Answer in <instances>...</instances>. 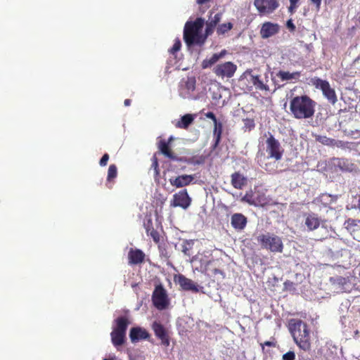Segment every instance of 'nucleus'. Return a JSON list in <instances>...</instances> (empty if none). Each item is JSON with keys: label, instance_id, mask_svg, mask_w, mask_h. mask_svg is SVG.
<instances>
[{"label": "nucleus", "instance_id": "f257e3e1", "mask_svg": "<svg viewBox=\"0 0 360 360\" xmlns=\"http://www.w3.org/2000/svg\"><path fill=\"white\" fill-rule=\"evenodd\" d=\"M316 102L309 96H297L292 98L290 109L296 119L311 118L315 112Z\"/></svg>", "mask_w": 360, "mask_h": 360}, {"label": "nucleus", "instance_id": "f03ea898", "mask_svg": "<svg viewBox=\"0 0 360 360\" xmlns=\"http://www.w3.org/2000/svg\"><path fill=\"white\" fill-rule=\"evenodd\" d=\"M205 24V20L198 18L194 22L188 21L184 27V39L188 46L193 44L201 45L204 43L206 37L201 34Z\"/></svg>", "mask_w": 360, "mask_h": 360}, {"label": "nucleus", "instance_id": "7ed1b4c3", "mask_svg": "<svg viewBox=\"0 0 360 360\" xmlns=\"http://www.w3.org/2000/svg\"><path fill=\"white\" fill-rule=\"evenodd\" d=\"M290 330L296 344L302 349L307 351L310 349V337L306 323L300 320L290 323Z\"/></svg>", "mask_w": 360, "mask_h": 360}, {"label": "nucleus", "instance_id": "20e7f679", "mask_svg": "<svg viewBox=\"0 0 360 360\" xmlns=\"http://www.w3.org/2000/svg\"><path fill=\"white\" fill-rule=\"evenodd\" d=\"M257 242L263 249H266L272 252H282L283 250V243L282 238L272 233H266L260 234L257 238Z\"/></svg>", "mask_w": 360, "mask_h": 360}, {"label": "nucleus", "instance_id": "39448f33", "mask_svg": "<svg viewBox=\"0 0 360 360\" xmlns=\"http://www.w3.org/2000/svg\"><path fill=\"white\" fill-rule=\"evenodd\" d=\"M312 84L316 88L321 90L325 98L333 105L337 101V96L335 90L331 88L328 82L323 80L320 78H314L311 79Z\"/></svg>", "mask_w": 360, "mask_h": 360}, {"label": "nucleus", "instance_id": "423d86ee", "mask_svg": "<svg viewBox=\"0 0 360 360\" xmlns=\"http://www.w3.org/2000/svg\"><path fill=\"white\" fill-rule=\"evenodd\" d=\"M152 301L158 310L165 309L169 306V300L167 292L162 285L155 287L152 295Z\"/></svg>", "mask_w": 360, "mask_h": 360}, {"label": "nucleus", "instance_id": "0eeeda50", "mask_svg": "<svg viewBox=\"0 0 360 360\" xmlns=\"http://www.w3.org/2000/svg\"><path fill=\"white\" fill-rule=\"evenodd\" d=\"M266 152L267 153L266 158H273L276 161L281 160L283 150L278 141L272 135H270V136L266 139Z\"/></svg>", "mask_w": 360, "mask_h": 360}, {"label": "nucleus", "instance_id": "6e6552de", "mask_svg": "<svg viewBox=\"0 0 360 360\" xmlns=\"http://www.w3.org/2000/svg\"><path fill=\"white\" fill-rule=\"evenodd\" d=\"M237 66L231 62H225L216 65L213 69V72L221 78L232 77L236 71Z\"/></svg>", "mask_w": 360, "mask_h": 360}, {"label": "nucleus", "instance_id": "1a4fd4ad", "mask_svg": "<svg viewBox=\"0 0 360 360\" xmlns=\"http://www.w3.org/2000/svg\"><path fill=\"white\" fill-rule=\"evenodd\" d=\"M191 202V199L189 197L186 189L181 190L173 195V198L170 202L172 207H180L184 210L187 209Z\"/></svg>", "mask_w": 360, "mask_h": 360}, {"label": "nucleus", "instance_id": "9d476101", "mask_svg": "<svg viewBox=\"0 0 360 360\" xmlns=\"http://www.w3.org/2000/svg\"><path fill=\"white\" fill-rule=\"evenodd\" d=\"M174 280L184 290L191 291L193 292H199L200 286L182 274L176 275Z\"/></svg>", "mask_w": 360, "mask_h": 360}, {"label": "nucleus", "instance_id": "9b49d317", "mask_svg": "<svg viewBox=\"0 0 360 360\" xmlns=\"http://www.w3.org/2000/svg\"><path fill=\"white\" fill-rule=\"evenodd\" d=\"M255 6L260 13H272L278 6L276 0H255Z\"/></svg>", "mask_w": 360, "mask_h": 360}, {"label": "nucleus", "instance_id": "f8f14e48", "mask_svg": "<svg viewBox=\"0 0 360 360\" xmlns=\"http://www.w3.org/2000/svg\"><path fill=\"white\" fill-rule=\"evenodd\" d=\"M280 31V26L277 23L266 22L262 24L260 35L262 39H268L274 36Z\"/></svg>", "mask_w": 360, "mask_h": 360}, {"label": "nucleus", "instance_id": "ddd939ff", "mask_svg": "<svg viewBox=\"0 0 360 360\" xmlns=\"http://www.w3.org/2000/svg\"><path fill=\"white\" fill-rule=\"evenodd\" d=\"M247 223V217L241 213H234L231 217V224L238 231H243L245 228Z\"/></svg>", "mask_w": 360, "mask_h": 360}, {"label": "nucleus", "instance_id": "4468645a", "mask_svg": "<svg viewBox=\"0 0 360 360\" xmlns=\"http://www.w3.org/2000/svg\"><path fill=\"white\" fill-rule=\"evenodd\" d=\"M150 337L147 330L141 327L131 328L129 333V338L131 342L135 343L142 340H146Z\"/></svg>", "mask_w": 360, "mask_h": 360}, {"label": "nucleus", "instance_id": "2eb2a0df", "mask_svg": "<svg viewBox=\"0 0 360 360\" xmlns=\"http://www.w3.org/2000/svg\"><path fill=\"white\" fill-rule=\"evenodd\" d=\"M194 180L193 175L183 174L176 177L170 178L169 181L170 184L176 188H182L189 185Z\"/></svg>", "mask_w": 360, "mask_h": 360}, {"label": "nucleus", "instance_id": "dca6fc26", "mask_svg": "<svg viewBox=\"0 0 360 360\" xmlns=\"http://www.w3.org/2000/svg\"><path fill=\"white\" fill-rule=\"evenodd\" d=\"M301 72L296 71L290 72L285 70H279L276 73V77L278 78L281 82H295L300 79Z\"/></svg>", "mask_w": 360, "mask_h": 360}, {"label": "nucleus", "instance_id": "f3484780", "mask_svg": "<svg viewBox=\"0 0 360 360\" xmlns=\"http://www.w3.org/2000/svg\"><path fill=\"white\" fill-rule=\"evenodd\" d=\"M321 219L314 213H311L305 217L304 225L307 226L308 231H314L317 229L321 224Z\"/></svg>", "mask_w": 360, "mask_h": 360}, {"label": "nucleus", "instance_id": "a211bd4d", "mask_svg": "<svg viewBox=\"0 0 360 360\" xmlns=\"http://www.w3.org/2000/svg\"><path fill=\"white\" fill-rule=\"evenodd\" d=\"M330 281L338 291H346L349 288L348 278L335 276L330 278Z\"/></svg>", "mask_w": 360, "mask_h": 360}, {"label": "nucleus", "instance_id": "6ab92c4d", "mask_svg": "<svg viewBox=\"0 0 360 360\" xmlns=\"http://www.w3.org/2000/svg\"><path fill=\"white\" fill-rule=\"evenodd\" d=\"M115 325L112 326V330L126 335L129 321L126 316H120L114 321Z\"/></svg>", "mask_w": 360, "mask_h": 360}, {"label": "nucleus", "instance_id": "aec40b11", "mask_svg": "<svg viewBox=\"0 0 360 360\" xmlns=\"http://www.w3.org/2000/svg\"><path fill=\"white\" fill-rule=\"evenodd\" d=\"M129 263L130 264H138L143 262L145 254L139 249H131L128 254Z\"/></svg>", "mask_w": 360, "mask_h": 360}, {"label": "nucleus", "instance_id": "412c9836", "mask_svg": "<svg viewBox=\"0 0 360 360\" xmlns=\"http://www.w3.org/2000/svg\"><path fill=\"white\" fill-rule=\"evenodd\" d=\"M226 54V51L222 50L221 52L214 53L210 58H205L202 63V68L205 69V68H210L212 65L215 64L217 61H219V60L224 58Z\"/></svg>", "mask_w": 360, "mask_h": 360}, {"label": "nucleus", "instance_id": "4be33fe9", "mask_svg": "<svg viewBox=\"0 0 360 360\" xmlns=\"http://www.w3.org/2000/svg\"><path fill=\"white\" fill-rule=\"evenodd\" d=\"M111 342L117 350L122 347L126 340V335L112 330L110 333Z\"/></svg>", "mask_w": 360, "mask_h": 360}, {"label": "nucleus", "instance_id": "5701e85b", "mask_svg": "<svg viewBox=\"0 0 360 360\" xmlns=\"http://www.w3.org/2000/svg\"><path fill=\"white\" fill-rule=\"evenodd\" d=\"M159 149L160 152L168 158L173 160H181V159H179L174 153L169 150V145L167 141L165 140H161L159 143Z\"/></svg>", "mask_w": 360, "mask_h": 360}, {"label": "nucleus", "instance_id": "b1692460", "mask_svg": "<svg viewBox=\"0 0 360 360\" xmlns=\"http://www.w3.org/2000/svg\"><path fill=\"white\" fill-rule=\"evenodd\" d=\"M245 181V178L238 173H234L231 175V184L236 188L241 189Z\"/></svg>", "mask_w": 360, "mask_h": 360}, {"label": "nucleus", "instance_id": "393cba45", "mask_svg": "<svg viewBox=\"0 0 360 360\" xmlns=\"http://www.w3.org/2000/svg\"><path fill=\"white\" fill-rule=\"evenodd\" d=\"M250 82L255 86L256 89L259 90L269 91L268 85L264 84V82L259 79L258 75H250Z\"/></svg>", "mask_w": 360, "mask_h": 360}, {"label": "nucleus", "instance_id": "a878e982", "mask_svg": "<svg viewBox=\"0 0 360 360\" xmlns=\"http://www.w3.org/2000/svg\"><path fill=\"white\" fill-rule=\"evenodd\" d=\"M193 121V117L191 114H186L181 117V120L176 124L179 128L186 129Z\"/></svg>", "mask_w": 360, "mask_h": 360}, {"label": "nucleus", "instance_id": "bb28decb", "mask_svg": "<svg viewBox=\"0 0 360 360\" xmlns=\"http://www.w3.org/2000/svg\"><path fill=\"white\" fill-rule=\"evenodd\" d=\"M152 328L155 332V335L159 338H163L166 336L165 330L162 324L155 321L153 323Z\"/></svg>", "mask_w": 360, "mask_h": 360}, {"label": "nucleus", "instance_id": "cd10ccee", "mask_svg": "<svg viewBox=\"0 0 360 360\" xmlns=\"http://www.w3.org/2000/svg\"><path fill=\"white\" fill-rule=\"evenodd\" d=\"M117 167L115 165H110L108 171V176H107V183L106 185L108 188H111L110 181L114 179L117 176Z\"/></svg>", "mask_w": 360, "mask_h": 360}, {"label": "nucleus", "instance_id": "c85d7f7f", "mask_svg": "<svg viewBox=\"0 0 360 360\" xmlns=\"http://www.w3.org/2000/svg\"><path fill=\"white\" fill-rule=\"evenodd\" d=\"M222 131V124L220 122H218L217 120L216 122H214V131L213 134L216 139V144H218L219 142L221 134Z\"/></svg>", "mask_w": 360, "mask_h": 360}, {"label": "nucleus", "instance_id": "c756f323", "mask_svg": "<svg viewBox=\"0 0 360 360\" xmlns=\"http://www.w3.org/2000/svg\"><path fill=\"white\" fill-rule=\"evenodd\" d=\"M314 137L316 141L322 143L323 145L332 147L333 139L321 135H314Z\"/></svg>", "mask_w": 360, "mask_h": 360}, {"label": "nucleus", "instance_id": "7c9ffc66", "mask_svg": "<svg viewBox=\"0 0 360 360\" xmlns=\"http://www.w3.org/2000/svg\"><path fill=\"white\" fill-rule=\"evenodd\" d=\"M233 27V24L231 22L223 23L220 25L217 30L218 34H224L226 33L228 31L231 30Z\"/></svg>", "mask_w": 360, "mask_h": 360}, {"label": "nucleus", "instance_id": "2f4dec72", "mask_svg": "<svg viewBox=\"0 0 360 360\" xmlns=\"http://www.w3.org/2000/svg\"><path fill=\"white\" fill-rule=\"evenodd\" d=\"M184 86L188 92L193 91L195 89V79L194 77H188L185 82Z\"/></svg>", "mask_w": 360, "mask_h": 360}, {"label": "nucleus", "instance_id": "473e14b6", "mask_svg": "<svg viewBox=\"0 0 360 360\" xmlns=\"http://www.w3.org/2000/svg\"><path fill=\"white\" fill-rule=\"evenodd\" d=\"M192 245H193V241L192 240H186L182 244V252L186 255H189L190 253H189V251L192 247Z\"/></svg>", "mask_w": 360, "mask_h": 360}, {"label": "nucleus", "instance_id": "72a5a7b5", "mask_svg": "<svg viewBox=\"0 0 360 360\" xmlns=\"http://www.w3.org/2000/svg\"><path fill=\"white\" fill-rule=\"evenodd\" d=\"M221 16V14L217 13L214 15L213 18L210 19V25L212 27H214L217 25V24L220 21Z\"/></svg>", "mask_w": 360, "mask_h": 360}, {"label": "nucleus", "instance_id": "f704fd0d", "mask_svg": "<svg viewBox=\"0 0 360 360\" xmlns=\"http://www.w3.org/2000/svg\"><path fill=\"white\" fill-rule=\"evenodd\" d=\"M181 44L179 39H176L172 48L170 49L172 53H174L180 50Z\"/></svg>", "mask_w": 360, "mask_h": 360}, {"label": "nucleus", "instance_id": "c9c22d12", "mask_svg": "<svg viewBox=\"0 0 360 360\" xmlns=\"http://www.w3.org/2000/svg\"><path fill=\"white\" fill-rule=\"evenodd\" d=\"M346 144L347 143L342 141L333 139L332 147L343 148L346 147Z\"/></svg>", "mask_w": 360, "mask_h": 360}, {"label": "nucleus", "instance_id": "e433bc0d", "mask_svg": "<svg viewBox=\"0 0 360 360\" xmlns=\"http://www.w3.org/2000/svg\"><path fill=\"white\" fill-rule=\"evenodd\" d=\"M295 353L290 351L283 355V360H295Z\"/></svg>", "mask_w": 360, "mask_h": 360}, {"label": "nucleus", "instance_id": "4c0bfd02", "mask_svg": "<svg viewBox=\"0 0 360 360\" xmlns=\"http://www.w3.org/2000/svg\"><path fill=\"white\" fill-rule=\"evenodd\" d=\"M108 160H109L108 154H107V153L104 154L100 160V162H99L100 165L101 167L105 166L107 165Z\"/></svg>", "mask_w": 360, "mask_h": 360}, {"label": "nucleus", "instance_id": "58836bf2", "mask_svg": "<svg viewBox=\"0 0 360 360\" xmlns=\"http://www.w3.org/2000/svg\"><path fill=\"white\" fill-rule=\"evenodd\" d=\"M152 167L154 168L155 176L159 175V169H158V162L155 158H153V162L152 164Z\"/></svg>", "mask_w": 360, "mask_h": 360}, {"label": "nucleus", "instance_id": "ea45409f", "mask_svg": "<svg viewBox=\"0 0 360 360\" xmlns=\"http://www.w3.org/2000/svg\"><path fill=\"white\" fill-rule=\"evenodd\" d=\"M286 26L290 30V31H294L295 30V25L293 24L292 22V20L291 19L288 20L286 22Z\"/></svg>", "mask_w": 360, "mask_h": 360}, {"label": "nucleus", "instance_id": "a19ab883", "mask_svg": "<svg viewBox=\"0 0 360 360\" xmlns=\"http://www.w3.org/2000/svg\"><path fill=\"white\" fill-rule=\"evenodd\" d=\"M205 115L206 117L211 119L213 121V122H216V121L217 120L215 115L212 112H207V113H205Z\"/></svg>", "mask_w": 360, "mask_h": 360}, {"label": "nucleus", "instance_id": "79ce46f5", "mask_svg": "<svg viewBox=\"0 0 360 360\" xmlns=\"http://www.w3.org/2000/svg\"><path fill=\"white\" fill-rule=\"evenodd\" d=\"M243 200L247 202L250 204H252L253 201L252 200V195L249 193H246L245 196L243 198Z\"/></svg>", "mask_w": 360, "mask_h": 360}, {"label": "nucleus", "instance_id": "37998d69", "mask_svg": "<svg viewBox=\"0 0 360 360\" xmlns=\"http://www.w3.org/2000/svg\"><path fill=\"white\" fill-rule=\"evenodd\" d=\"M214 27H212L211 25H210V22H209L207 24V27H206V35L208 36L210 35V34L212 33L213 32V30H214Z\"/></svg>", "mask_w": 360, "mask_h": 360}, {"label": "nucleus", "instance_id": "c03bdc74", "mask_svg": "<svg viewBox=\"0 0 360 360\" xmlns=\"http://www.w3.org/2000/svg\"><path fill=\"white\" fill-rule=\"evenodd\" d=\"M345 165V161L344 160H338V165L340 167L341 169H347V168L344 167Z\"/></svg>", "mask_w": 360, "mask_h": 360}, {"label": "nucleus", "instance_id": "a18cd8bd", "mask_svg": "<svg viewBox=\"0 0 360 360\" xmlns=\"http://www.w3.org/2000/svg\"><path fill=\"white\" fill-rule=\"evenodd\" d=\"M311 1L316 5L317 9H319L321 0H311Z\"/></svg>", "mask_w": 360, "mask_h": 360}, {"label": "nucleus", "instance_id": "49530a36", "mask_svg": "<svg viewBox=\"0 0 360 360\" xmlns=\"http://www.w3.org/2000/svg\"><path fill=\"white\" fill-rule=\"evenodd\" d=\"M162 340V342L163 345H166V346H168L169 344V340L165 337H164L163 338H160Z\"/></svg>", "mask_w": 360, "mask_h": 360}, {"label": "nucleus", "instance_id": "de8ad7c7", "mask_svg": "<svg viewBox=\"0 0 360 360\" xmlns=\"http://www.w3.org/2000/svg\"><path fill=\"white\" fill-rule=\"evenodd\" d=\"M299 1V0H290V3L291 4V8L296 7L297 3Z\"/></svg>", "mask_w": 360, "mask_h": 360}, {"label": "nucleus", "instance_id": "09e8293b", "mask_svg": "<svg viewBox=\"0 0 360 360\" xmlns=\"http://www.w3.org/2000/svg\"><path fill=\"white\" fill-rule=\"evenodd\" d=\"M210 0H196L198 4H203L209 1Z\"/></svg>", "mask_w": 360, "mask_h": 360}, {"label": "nucleus", "instance_id": "8fccbe9b", "mask_svg": "<svg viewBox=\"0 0 360 360\" xmlns=\"http://www.w3.org/2000/svg\"><path fill=\"white\" fill-rule=\"evenodd\" d=\"M124 103L125 106H129L131 103V101L129 99H126Z\"/></svg>", "mask_w": 360, "mask_h": 360}, {"label": "nucleus", "instance_id": "3c124183", "mask_svg": "<svg viewBox=\"0 0 360 360\" xmlns=\"http://www.w3.org/2000/svg\"><path fill=\"white\" fill-rule=\"evenodd\" d=\"M116 359V356L115 355H112L110 356V358L108 359H103V360H115Z\"/></svg>", "mask_w": 360, "mask_h": 360}, {"label": "nucleus", "instance_id": "603ef678", "mask_svg": "<svg viewBox=\"0 0 360 360\" xmlns=\"http://www.w3.org/2000/svg\"><path fill=\"white\" fill-rule=\"evenodd\" d=\"M261 166L264 167L266 170L270 171L271 169L269 168V166L267 164H265L264 166L262 165V162L261 163Z\"/></svg>", "mask_w": 360, "mask_h": 360}, {"label": "nucleus", "instance_id": "864d4df0", "mask_svg": "<svg viewBox=\"0 0 360 360\" xmlns=\"http://www.w3.org/2000/svg\"><path fill=\"white\" fill-rule=\"evenodd\" d=\"M157 235H158V234H157V233H156V232H153V233H151V236H152V237L153 238V239H154L155 240H157Z\"/></svg>", "mask_w": 360, "mask_h": 360}, {"label": "nucleus", "instance_id": "5fc2aeb1", "mask_svg": "<svg viewBox=\"0 0 360 360\" xmlns=\"http://www.w3.org/2000/svg\"><path fill=\"white\" fill-rule=\"evenodd\" d=\"M264 345L271 346L272 345V343L271 342L266 341L264 343Z\"/></svg>", "mask_w": 360, "mask_h": 360}, {"label": "nucleus", "instance_id": "6e6d98bb", "mask_svg": "<svg viewBox=\"0 0 360 360\" xmlns=\"http://www.w3.org/2000/svg\"><path fill=\"white\" fill-rule=\"evenodd\" d=\"M295 8H296V7H292V8H291V6H290L289 7V10H290V12H292V11H293V10H294Z\"/></svg>", "mask_w": 360, "mask_h": 360}, {"label": "nucleus", "instance_id": "4d7b16f0", "mask_svg": "<svg viewBox=\"0 0 360 360\" xmlns=\"http://www.w3.org/2000/svg\"><path fill=\"white\" fill-rule=\"evenodd\" d=\"M172 140H173V137H172V136H171V137L169 139L168 141H167V143H168V144H169V143Z\"/></svg>", "mask_w": 360, "mask_h": 360}, {"label": "nucleus", "instance_id": "13d9d810", "mask_svg": "<svg viewBox=\"0 0 360 360\" xmlns=\"http://www.w3.org/2000/svg\"><path fill=\"white\" fill-rule=\"evenodd\" d=\"M358 207L360 209V197L359 198V200H358Z\"/></svg>", "mask_w": 360, "mask_h": 360}, {"label": "nucleus", "instance_id": "bf43d9fd", "mask_svg": "<svg viewBox=\"0 0 360 360\" xmlns=\"http://www.w3.org/2000/svg\"><path fill=\"white\" fill-rule=\"evenodd\" d=\"M180 95H181L182 97H184V98H186V97H187L186 95H183V94H182V93H180Z\"/></svg>", "mask_w": 360, "mask_h": 360}]
</instances>
